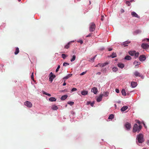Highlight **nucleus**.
<instances>
[{"instance_id": "nucleus-1", "label": "nucleus", "mask_w": 149, "mask_h": 149, "mask_svg": "<svg viewBox=\"0 0 149 149\" xmlns=\"http://www.w3.org/2000/svg\"><path fill=\"white\" fill-rule=\"evenodd\" d=\"M142 127L141 125H140L138 126L136 124H135L133 127V132H137L138 133L141 130Z\"/></svg>"}, {"instance_id": "nucleus-2", "label": "nucleus", "mask_w": 149, "mask_h": 149, "mask_svg": "<svg viewBox=\"0 0 149 149\" xmlns=\"http://www.w3.org/2000/svg\"><path fill=\"white\" fill-rule=\"evenodd\" d=\"M137 139L138 142L140 143H141L144 141L143 135L141 134L137 136Z\"/></svg>"}, {"instance_id": "nucleus-3", "label": "nucleus", "mask_w": 149, "mask_h": 149, "mask_svg": "<svg viewBox=\"0 0 149 149\" xmlns=\"http://www.w3.org/2000/svg\"><path fill=\"white\" fill-rule=\"evenodd\" d=\"M96 27L95 24L94 22L91 23L89 26V31L91 32H92L95 31Z\"/></svg>"}, {"instance_id": "nucleus-4", "label": "nucleus", "mask_w": 149, "mask_h": 149, "mask_svg": "<svg viewBox=\"0 0 149 149\" xmlns=\"http://www.w3.org/2000/svg\"><path fill=\"white\" fill-rule=\"evenodd\" d=\"M134 74L136 77H141L142 79L144 78L143 76L137 71H135L134 73Z\"/></svg>"}, {"instance_id": "nucleus-5", "label": "nucleus", "mask_w": 149, "mask_h": 149, "mask_svg": "<svg viewBox=\"0 0 149 149\" xmlns=\"http://www.w3.org/2000/svg\"><path fill=\"white\" fill-rule=\"evenodd\" d=\"M24 104L25 105L29 108H31L32 106V103L30 102L29 101H26L24 102Z\"/></svg>"}, {"instance_id": "nucleus-6", "label": "nucleus", "mask_w": 149, "mask_h": 149, "mask_svg": "<svg viewBox=\"0 0 149 149\" xmlns=\"http://www.w3.org/2000/svg\"><path fill=\"white\" fill-rule=\"evenodd\" d=\"M141 47L143 49H146L149 48V45L147 44L143 43L141 44Z\"/></svg>"}, {"instance_id": "nucleus-7", "label": "nucleus", "mask_w": 149, "mask_h": 149, "mask_svg": "<svg viewBox=\"0 0 149 149\" xmlns=\"http://www.w3.org/2000/svg\"><path fill=\"white\" fill-rule=\"evenodd\" d=\"M125 127L127 130H130L131 127V125L130 123L128 122H127L126 123L125 125Z\"/></svg>"}, {"instance_id": "nucleus-8", "label": "nucleus", "mask_w": 149, "mask_h": 149, "mask_svg": "<svg viewBox=\"0 0 149 149\" xmlns=\"http://www.w3.org/2000/svg\"><path fill=\"white\" fill-rule=\"evenodd\" d=\"M139 60L141 61H145L146 59V57L145 56L143 55L140 56L139 58Z\"/></svg>"}, {"instance_id": "nucleus-9", "label": "nucleus", "mask_w": 149, "mask_h": 149, "mask_svg": "<svg viewBox=\"0 0 149 149\" xmlns=\"http://www.w3.org/2000/svg\"><path fill=\"white\" fill-rule=\"evenodd\" d=\"M91 91L93 92L94 94H96L98 92V90L96 87H94L92 88Z\"/></svg>"}, {"instance_id": "nucleus-10", "label": "nucleus", "mask_w": 149, "mask_h": 149, "mask_svg": "<svg viewBox=\"0 0 149 149\" xmlns=\"http://www.w3.org/2000/svg\"><path fill=\"white\" fill-rule=\"evenodd\" d=\"M103 95L100 94L97 99V101L98 102H100L102 99Z\"/></svg>"}, {"instance_id": "nucleus-11", "label": "nucleus", "mask_w": 149, "mask_h": 149, "mask_svg": "<svg viewBox=\"0 0 149 149\" xmlns=\"http://www.w3.org/2000/svg\"><path fill=\"white\" fill-rule=\"evenodd\" d=\"M131 15L133 17H136L139 18V17L138 15L134 12H132L131 13Z\"/></svg>"}, {"instance_id": "nucleus-12", "label": "nucleus", "mask_w": 149, "mask_h": 149, "mask_svg": "<svg viewBox=\"0 0 149 149\" xmlns=\"http://www.w3.org/2000/svg\"><path fill=\"white\" fill-rule=\"evenodd\" d=\"M131 85L132 88H134L137 86V83L135 82H131Z\"/></svg>"}, {"instance_id": "nucleus-13", "label": "nucleus", "mask_w": 149, "mask_h": 149, "mask_svg": "<svg viewBox=\"0 0 149 149\" xmlns=\"http://www.w3.org/2000/svg\"><path fill=\"white\" fill-rule=\"evenodd\" d=\"M128 107L127 106H125L123 107L122 108H121V110L122 111H124L126 110V109H128Z\"/></svg>"}, {"instance_id": "nucleus-14", "label": "nucleus", "mask_w": 149, "mask_h": 149, "mask_svg": "<svg viewBox=\"0 0 149 149\" xmlns=\"http://www.w3.org/2000/svg\"><path fill=\"white\" fill-rule=\"evenodd\" d=\"M118 67H119V68H124V65L123 64L121 63H118Z\"/></svg>"}, {"instance_id": "nucleus-15", "label": "nucleus", "mask_w": 149, "mask_h": 149, "mask_svg": "<svg viewBox=\"0 0 149 149\" xmlns=\"http://www.w3.org/2000/svg\"><path fill=\"white\" fill-rule=\"evenodd\" d=\"M130 42L129 41H126L123 43V45H124V46H127V44L130 43Z\"/></svg>"}, {"instance_id": "nucleus-16", "label": "nucleus", "mask_w": 149, "mask_h": 149, "mask_svg": "<svg viewBox=\"0 0 149 149\" xmlns=\"http://www.w3.org/2000/svg\"><path fill=\"white\" fill-rule=\"evenodd\" d=\"M72 75V74H69L67 76L64 77L63 79H68L70 77H71Z\"/></svg>"}, {"instance_id": "nucleus-17", "label": "nucleus", "mask_w": 149, "mask_h": 149, "mask_svg": "<svg viewBox=\"0 0 149 149\" xmlns=\"http://www.w3.org/2000/svg\"><path fill=\"white\" fill-rule=\"evenodd\" d=\"M68 97V96L67 95H64L62 96L61 98V99L62 100H64L67 98Z\"/></svg>"}, {"instance_id": "nucleus-18", "label": "nucleus", "mask_w": 149, "mask_h": 149, "mask_svg": "<svg viewBox=\"0 0 149 149\" xmlns=\"http://www.w3.org/2000/svg\"><path fill=\"white\" fill-rule=\"evenodd\" d=\"M82 95H85L88 94V92L86 91H83L81 92Z\"/></svg>"}, {"instance_id": "nucleus-19", "label": "nucleus", "mask_w": 149, "mask_h": 149, "mask_svg": "<svg viewBox=\"0 0 149 149\" xmlns=\"http://www.w3.org/2000/svg\"><path fill=\"white\" fill-rule=\"evenodd\" d=\"M135 51H130L129 52V53L131 56H134L135 54Z\"/></svg>"}, {"instance_id": "nucleus-20", "label": "nucleus", "mask_w": 149, "mask_h": 149, "mask_svg": "<svg viewBox=\"0 0 149 149\" xmlns=\"http://www.w3.org/2000/svg\"><path fill=\"white\" fill-rule=\"evenodd\" d=\"M49 100L51 102L55 101L56 99L54 97H51L49 99Z\"/></svg>"}, {"instance_id": "nucleus-21", "label": "nucleus", "mask_w": 149, "mask_h": 149, "mask_svg": "<svg viewBox=\"0 0 149 149\" xmlns=\"http://www.w3.org/2000/svg\"><path fill=\"white\" fill-rule=\"evenodd\" d=\"M52 108L53 110H56L58 109V107L55 105H54L52 106Z\"/></svg>"}, {"instance_id": "nucleus-22", "label": "nucleus", "mask_w": 149, "mask_h": 149, "mask_svg": "<svg viewBox=\"0 0 149 149\" xmlns=\"http://www.w3.org/2000/svg\"><path fill=\"white\" fill-rule=\"evenodd\" d=\"M117 55L116 53L113 52L112 54L110 55V56L112 58H114L116 57Z\"/></svg>"}, {"instance_id": "nucleus-23", "label": "nucleus", "mask_w": 149, "mask_h": 149, "mask_svg": "<svg viewBox=\"0 0 149 149\" xmlns=\"http://www.w3.org/2000/svg\"><path fill=\"white\" fill-rule=\"evenodd\" d=\"M19 52V49L18 47H17L16 48L15 51V52L14 54L15 55L17 54Z\"/></svg>"}, {"instance_id": "nucleus-24", "label": "nucleus", "mask_w": 149, "mask_h": 149, "mask_svg": "<svg viewBox=\"0 0 149 149\" xmlns=\"http://www.w3.org/2000/svg\"><path fill=\"white\" fill-rule=\"evenodd\" d=\"M125 59L128 60H130L131 59V58L130 56L128 55L126 56L125 57Z\"/></svg>"}, {"instance_id": "nucleus-25", "label": "nucleus", "mask_w": 149, "mask_h": 149, "mask_svg": "<svg viewBox=\"0 0 149 149\" xmlns=\"http://www.w3.org/2000/svg\"><path fill=\"white\" fill-rule=\"evenodd\" d=\"M71 42H69L65 46L64 48L65 49H68L70 47V45Z\"/></svg>"}, {"instance_id": "nucleus-26", "label": "nucleus", "mask_w": 149, "mask_h": 149, "mask_svg": "<svg viewBox=\"0 0 149 149\" xmlns=\"http://www.w3.org/2000/svg\"><path fill=\"white\" fill-rule=\"evenodd\" d=\"M121 93L123 95L125 96L126 95V93L124 89H123L121 91Z\"/></svg>"}, {"instance_id": "nucleus-27", "label": "nucleus", "mask_w": 149, "mask_h": 149, "mask_svg": "<svg viewBox=\"0 0 149 149\" xmlns=\"http://www.w3.org/2000/svg\"><path fill=\"white\" fill-rule=\"evenodd\" d=\"M76 58V56L75 55H74L72 56V58H71L70 61L71 62L73 61H74Z\"/></svg>"}, {"instance_id": "nucleus-28", "label": "nucleus", "mask_w": 149, "mask_h": 149, "mask_svg": "<svg viewBox=\"0 0 149 149\" xmlns=\"http://www.w3.org/2000/svg\"><path fill=\"white\" fill-rule=\"evenodd\" d=\"M108 94H109V93L108 92H106L105 93H104L101 94V95H103V96H104L107 97V96H108Z\"/></svg>"}, {"instance_id": "nucleus-29", "label": "nucleus", "mask_w": 149, "mask_h": 149, "mask_svg": "<svg viewBox=\"0 0 149 149\" xmlns=\"http://www.w3.org/2000/svg\"><path fill=\"white\" fill-rule=\"evenodd\" d=\"M114 115L113 114H111L110 115L108 118L109 119H111L112 120L114 118Z\"/></svg>"}, {"instance_id": "nucleus-30", "label": "nucleus", "mask_w": 149, "mask_h": 149, "mask_svg": "<svg viewBox=\"0 0 149 149\" xmlns=\"http://www.w3.org/2000/svg\"><path fill=\"white\" fill-rule=\"evenodd\" d=\"M113 71L114 72H116L118 70V68L116 67H114L112 68Z\"/></svg>"}, {"instance_id": "nucleus-31", "label": "nucleus", "mask_w": 149, "mask_h": 149, "mask_svg": "<svg viewBox=\"0 0 149 149\" xmlns=\"http://www.w3.org/2000/svg\"><path fill=\"white\" fill-rule=\"evenodd\" d=\"M134 64H136V66L140 64V63L139 62H138L136 61H135L134 62Z\"/></svg>"}, {"instance_id": "nucleus-32", "label": "nucleus", "mask_w": 149, "mask_h": 149, "mask_svg": "<svg viewBox=\"0 0 149 149\" xmlns=\"http://www.w3.org/2000/svg\"><path fill=\"white\" fill-rule=\"evenodd\" d=\"M68 104L72 106L74 104V102L72 101H69L68 102Z\"/></svg>"}, {"instance_id": "nucleus-33", "label": "nucleus", "mask_w": 149, "mask_h": 149, "mask_svg": "<svg viewBox=\"0 0 149 149\" xmlns=\"http://www.w3.org/2000/svg\"><path fill=\"white\" fill-rule=\"evenodd\" d=\"M49 77H53V78H55L56 76L54 75L52 72H51L49 74Z\"/></svg>"}, {"instance_id": "nucleus-34", "label": "nucleus", "mask_w": 149, "mask_h": 149, "mask_svg": "<svg viewBox=\"0 0 149 149\" xmlns=\"http://www.w3.org/2000/svg\"><path fill=\"white\" fill-rule=\"evenodd\" d=\"M61 56L62 58L64 59H65L66 57L67 56L65 54H62Z\"/></svg>"}, {"instance_id": "nucleus-35", "label": "nucleus", "mask_w": 149, "mask_h": 149, "mask_svg": "<svg viewBox=\"0 0 149 149\" xmlns=\"http://www.w3.org/2000/svg\"><path fill=\"white\" fill-rule=\"evenodd\" d=\"M108 64L107 63H101V67H103Z\"/></svg>"}, {"instance_id": "nucleus-36", "label": "nucleus", "mask_w": 149, "mask_h": 149, "mask_svg": "<svg viewBox=\"0 0 149 149\" xmlns=\"http://www.w3.org/2000/svg\"><path fill=\"white\" fill-rule=\"evenodd\" d=\"M55 78H53V77H49V81H51V82H52L53 79H54Z\"/></svg>"}, {"instance_id": "nucleus-37", "label": "nucleus", "mask_w": 149, "mask_h": 149, "mask_svg": "<svg viewBox=\"0 0 149 149\" xmlns=\"http://www.w3.org/2000/svg\"><path fill=\"white\" fill-rule=\"evenodd\" d=\"M69 63H66V62H64L63 63V66H66L67 65H69Z\"/></svg>"}, {"instance_id": "nucleus-38", "label": "nucleus", "mask_w": 149, "mask_h": 149, "mask_svg": "<svg viewBox=\"0 0 149 149\" xmlns=\"http://www.w3.org/2000/svg\"><path fill=\"white\" fill-rule=\"evenodd\" d=\"M126 4L128 6L131 5V3L129 1H127L126 2Z\"/></svg>"}, {"instance_id": "nucleus-39", "label": "nucleus", "mask_w": 149, "mask_h": 149, "mask_svg": "<svg viewBox=\"0 0 149 149\" xmlns=\"http://www.w3.org/2000/svg\"><path fill=\"white\" fill-rule=\"evenodd\" d=\"M139 55V53L138 52L136 53V52H135V54H134L135 56L136 57H137Z\"/></svg>"}, {"instance_id": "nucleus-40", "label": "nucleus", "mask_w": 149, "mask_h": 149, "mask_svg": "<svg viewBox=\"0 0 149 149\" xmlns=\"http://www.w3.org/2000/svg\"><path fill=\"white\" fill-rule=\"evenodd\" d=\"M60 68V65H58V67L57 68V69H56V72H57L58 70H59V69Z\"/></svg>"}, {"instance_id": "nucleus-41", "label": "nucleus", "mask_w": 149, "mask_h": 149, "mask_svg": "<svg viewBox=\"0 0 149 149\" xmlns=\"http://www.w3.org/2000/svg\"><path fill=\"white\" fill-rule=\"evenodd\" d=\"M77 42L80 43L81 44H82L83 43V41L81 40H79L77 41Z\"/></svg>"}, {"instance_id": "nucleus-42", "label": "nucleus", "mask_w": 149, "mask_h": 149, "mask_svg": "<svg viewBox=\"0 0 149 149\" xmlns=\"http://www.w3.org/2000/svg\"><path fill=\"white\" fill-rule=\"evenodd\" d=\"M33 73H32V75L31 76V79L33 80V81H34V75L33 74Z\"/></svg>"}, {"instance_id": "nucleus-43", "label": "nucleus", "mask_w": 149, "mask_h": 149, "mask_svg": "<svg viewBox=\"0 0 149 149\" xmlns=\"http://www.w3.org/2000/svg\"><path fill=\"white\" fill-rule=\"evenodd\" d=\"M92 33H90L88 35H87L86 37H91L92 36Z\"/></svg>"}, {"instance_id": "nucleus-44", "label": "nucleus", "mask_w": 149, "mask_h": 149, "mask_svg": "<svg viewBox=\"0 0 149 149\" xmlns=\"http://www.w3.org/2000/svg\"><path fill=\"white\" fill-rule=\"evenodd\" d=\"M77 91V89L76 88H73L71 90V91L72 92L76 91Z\"/></svg>"}, {"instance_id": "nucleus-45", "label": "nucleus", "mask_w": 149, "mask_h": 149, "mask_svg": "<svg viewBox=\"0 0 149 149\" xmlns=\"http://www.w3.org/2000/svg\"><path fill=\"white\" fill-rule=\"evenodd\" d=\"M101 63H99L96 66H95V67H99L100 66L101 67Z\"/></svg>"}, {"instance_id": "nucleus-46", "label": "nucleus", "mask_w": 149, "mask_h": 149, "mask_svg": "<svg viewBox=\"0 0 149 149\" xmlns=\"http://www.w3.org/2000/svg\"><path fill=\"white\" fill-rule=\"evenodd\" d=\"M86 72H82L80 74V75H84V74H86Z\"/></svg>"}, {"instance_id": "nucleus-47", "label": "nucleus", "mask_w": 149, "mask_h": 149, "mask_svg": "<svg viewBox=\"0 0 149 149\" xmlns=\"http://www.w3.org/2000/svg\"><path fill=\"white\" fill-rule=\"evenodd\" d=\"M116 91L117 93H119V90L118 89H116Z\"/></svg>"}, {"instance_id": "nucleus-48", "label": "nucleus", "mask_w": 149, "mask_h": 149, "mask_svg": "<svg viewBox=\"0 0 149 149\" xmlns=\"http://www.w3.org/2000/svg\"><path fill=\"white\" fill-rule=\"evenodd\" d=\"M94 104V102H92L90 103V105L92 107H93Z\"/></svg>"}, {"instance_id": "nucleus-49", "label": "nucleus", "mask_w": 149, "mask_h": 149, "mask_svg": "<svg viewBox=\"0 0 149 149\" xmlns=\"http://www.w3.org/2000/svg\"><path fill=\"white\" fill-rule=\"evenodd\" d=\"M136 122L139 124H141L140 121L139 120H136Z\"/></svg>"}, {"instance_id": "nucleus-50", "label": "nucleus", "mask_w": 149, "mask_h": 149, "mask_svg": "<svg viewBox=\"0 0 149 149\" xmlns=\"http://www.w3.org/2000/svg\"><path fill=\"white\" fill-rule=\"evenodd\" d=\"M121 12L122 13H123L125 11L123 9H121V10H120Z\"/></svg>"}, {"instance_id": "nucleus-51", "label": "nucleus", "mask_w": 149, "mask_h": 149, "mask_svg": "<svg viewBox=\"0 0 149 149\" xmlns=\"http://www.w3.org/2000/svg\"><path fill=\"white\" fill-rule=\"evenodd\" d=\"M112 49H113L112 48H108V50L109 51H111L112 50Z\"/></svg>"}, {"instance_id": "nucleus-52", "label": "nucleus", "mask_w": 149, "mask_h": 149, "mask_svg": "<svg viewBox=\"0 0 149 149\" xmlns=\"http://www.w3.org/2000/svg\"><path fill=\"white\" fill-rule=\"evenodd\" d=\"M96 55H95L92 59V60H94L95 59V57H96Z\"/></svg>"}, {"instance_id": "nucleus-53", "label": "nucleus", "mask_w": 149, "mask_h": 149, "mask_svg": "<svg viewBox=\"0 0 149 149\" xmlns=\"http://www.w3.org/2000/svg\"><path fill=\"white\" fill-rule=\"evenodd\" d=\"M47 95H48L49 96H51V95L49 93H47Z\"/></svg>"}, {"instance_id": "nucleus-54", "label": "nucleus", "mask_w": 149, "mask_h": 149, "mask_svg": "<svg viewBox=\"0 0 149 149\" xmlns=\"http://www.w3.org/2000/svg\"><path fill=\"white\" fill-rule=\"evenodd\" d=\"M43 94H45V95H47V93H46V92H44V91H43Z\"/></svg>"}, {"instance_id": "nucleus-55", "label": "nucleus", "mask_w": 149, "mask_h": 149, "mask_svg": "<svg viewBox=\"0 0 149 149\" xmlns=\"http://www.w3.org/2000/svg\"><path fill=\"white\" fill-rule=\"evenodd\" d=\"M66 83H65V82H64L63 84V85L64 86H65L66 85Z\"/></svg>"}, {"instance_id": "nucleus-56", "label": "nucleus", "mask_w": 149, "mask_h": 149, "mask_svg": "<svg viewBox=\"0 0 149 149\" xmlns=\"http://www.w3.org/2000/svg\"><path fill=\"white\" fill-rule=\"evenodd\" d=\"M145 40H146L147 42H149V39L146 38Z\"/></svg>"}, {"instance_id": "nucleus-57", "label": "nucleus", "mask_w": 149, "mask_h": 149, "mask_svg": "<svg viewBox=\"0 0 149 149\" xmlns=\"http://www.w3.org/2000/svg\"><path fill=\"white\" fill-rule=\"evenodd\" d=\"M87 102V104H89L90 103V102Z\"/></svg>"}, {"instance_id": "nucleus-58", "label": "nucleus", "mask_w": 149, "mask_h": 149, "mask_svg": "<svg viewBox=\"0 0 149 149\" xmlns=\"http://www.w3.org/2000/svg\"><path fill=\"white\" fill-rule=\"evenodd\" d=\"M147 143L148 144H149V140H148V141H147Z\"/></svg>"}, {"instance_id": "nucleus-59", "label": "nucleus", "mask_w": 149, "mask_h": 149, "mask_svg": "<svg viewBox=\"0 0 149 149\" xmlns=\"http://www.w3.org/2000/svg\"><path fill=\"white\" fill-rule=\"evenodd\" d=\"M134 1V0H130V2H133V1Z\"/></svg>"}, {"instance_id": "nucleus-60", "label": "nucleus", "mask_w": 149, "mask_h": 149, "mask_svg": "<svg viewBox=\"0 0 149 149\" xmlns=\"http://www.w3.org/2000/svg\"><path fill=\"white\" fill-rule=\"evenodd\" d=\"M101 74V73L100 72H98V73H97V74Z\"/></svg>"}, {"instance_id": "nucleus-61", "label": "nucleus", "mask_w": 149, "mask_h": 149, "mask_svg": "<svg viewBox=\"0 0 149 149\" xmlns=\"http://www.w3.org/2000/svg\"><path fill=\"white\" fill-rule=\"evenodd\" d=\"M101 20H102V21H103V19L102 18H101Z\"/></svg>"}, {"instance_id": "nucleus-62", "label": "nucleus", "mask_w": 149, "mask_h": 149, "mask_svg": "<svg viewBox=\"0 0 149 149\" xmlns=\"http://www.w3.org/2000/svg\"><path fill=\"white\" fill-rule=\"evenodd\" d=\"M67 105H65V107H67Z\"/></svg>"}, {"instance_id": "nucleus-63", "label": "nucleus", "mask_w": 149, "mask_h": 149, "mask_svg": "<svg viewBox=\"0 0 149 149\" xmlns=\"http://www.w3.org/2000/svg\"><path fill=\"white\" fill-rule=\"evenodd\" d=\"M91 4V2H90V4Z\"/></svg>"}, {"instance_id": "nucleus-64", "label": "nucleus", "mask_w": 149, "mask_h": 149, "mask_svg": "<svg viewBox=\"0 0 149 149\" xmlns=\"http://www.w3.org/2000/svg\"><path fill=\"white\" fill-rule=\"evenodd\" d=\"M143 149H144V148H143Z\"/></svg>"}]
</instances>
